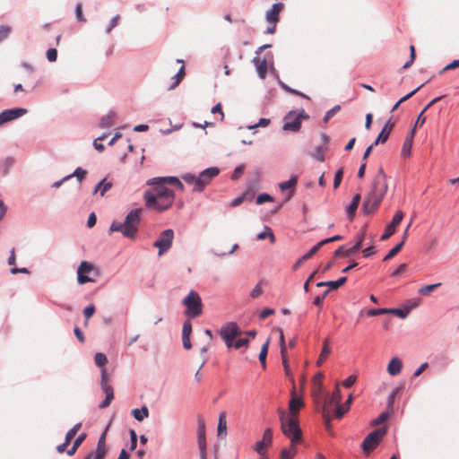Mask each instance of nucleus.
<instances>
[{
  "instance_id": "obj_22",
  "label": "nucleus",
  "mask_w": 459,
  "mask_h": 459,
  "mask_svg": "<svg viewBox=\"0 0 459 459\" xmlns=\"http://www.w3.org/2000/svg\"><path fill=\"white\" fill-rule=\"evenodd\" d=\"M179 178L178 177L174 176H169V177H156L152 178L147 180V185H155L157 183H168L173 186H177L178 183H179Z\"/></svg>"
},
{
  "instance_id": "obj_17",
  "label": "nucleus",
  "mask_w": 459,
  "mask_h": 459,
  "mask_svg": "<svg viewBox=\"0 0 459 459\" xmlns=\"http://www.w3.org/2000/svg\"><path fill=\"white\" fill-rule=\"evenodd\" d=\"M394 126V123L392 122L391 119L387 120L385 126H383L381 132L378 134L377 137L374 141V144L385 143Z\"/></svg>"
},
{
  "instance_id": "obj_47",
  "label": "nucleus",
  "mask_w": 459,
  "mask_h": 459,
  "mask_svg": "<svg viewBox=\"0 0 459 459\" xmlns=\"http://www.w3.org/2000/svg\"><path fill=\"white\" fill-rule=\"evenodd\" d=\"M421 299L420 298H414L406 300L405 304L403 305L409 312H411L413 308H416L420 306Z\"/></svg>"
},
{
  "instance_id": "obj_40",
  "label": "nucleus",
  "mask_w": 459,
  "mask_h": 459,
  "mask_svg": "<svg viewBox=\"0 0 459 459\" xmlns=\"http://www.w3.org/2000/svg\"><path fill=\"white\" fill-rule=\"evenodd\" d=\"M294 446L295 445H291V446L290 448H283L281 451V458L280 459H292L297 452Z\"/></svg>"
},
{
  "instance_id": "obj_35",
  "label": "nucleus",
  "mask_w": 459,
  "mask_h": 459,
  "mask_svg": "<svg viewBox=\"0 0 459 459\" xmlns=\"http://www.w3.org/2000/svg\"><path fill=\"white\" fill-rule=\"evenodd\" d=\"M326 151V147L324 145H318L315 147L314 152L311 154L313 158L317 160L318 161L323 162L325 160V152Z\"/></svg>"
},
{
  "instance_id": "obj_19",
  "label": "nucleus",
  "mask_w": 459,
  "mask_h": 459,
  "mask_svg": "<svg viewBox=\"0 0 459 459\" xmlns=\"http://www.w3.org/2000/svg\"><path fill=\"white\" fill-rule=\"evenodd\" d=\"M414 134H415V127H413L409 132V134H407V136L404 140V143H403V145L402 148V152H401V154L403 157H409L411 154V148H412V144H413Z\"/></svg>"
},
{
  "instance_id": "obj_10",
  "label": "nucleus",
  "mask_w": 459,
  "mask_h": 459,
  "mask_svg": "<svg viewBox=\"0 0 459 459\" xmlns=\"http://www.w3.org/2000/svg\"><path fill=\"white\" fill-rule=\"evenodd\" d=\"M174 231L171 229L163 230L153 246L159 249V255L167 252L172 247Z\"/></svg>"
},
{
  "instance_id": "obj_16",
  "label": "nucleus",
  "mask_w": 459,
  "mask_h": 459,
  "mask_svg": "<svg viewBox=\"0 0 459 459\" xmlns=\"http://www.w3.org/2000/svg\"><path fill=\"white\" fill-rule=\"evenodd\" d=\"M284 8L282 3H275L272 5L271 9L265 13L266 21L271 24H276L279 22V13Z\"/></svg>"
},
{
  "instance_id": "obj_58",
  "label": "nucleus",
  "mask_w": 459,
  "mask_h": 459,
  "mask_svg": "<svg viewBox=\"0 0 459 459\" xmlns=\"http://www.w3.org/2000/svg\"><path fill=\"white\" fill-rule=\"evenodd\" d=\"M11 30H12L11 27H9L7 25L0 26V42L3 41L4 39H5L9 36Z\"/></svg>"
},
{
  "instance_id": "obj_39",
  "label": "nucleus",
  "mask_w": 459,
  "mask_h": 459,
  "mask_svg": "<svg viewBox=\"0 0 459 459\" xmlns=\"http://www.w3.org/2000/svg\"><path fill=\"white\" fill-rule=\"evenodd\" d=\"M87 174V171L81 168V167H78L74 169V171L69 175H67L69 177V179H71L72 178L75 177L76 179L78 180L79 183H81L83 178H85Z\"/></svg>"
},
{
  "instance_id": "obj_30",
  "label": "nucleus",
  "mask_w": 459,
  "mask_h": 459,
  "mask_svg": "<svg viewBox=\"0 0 459 459\" xmlns=\"http://www.w3.org/2000/svg\"><path fill=\"white\" fill-rule=\"evenodd\" d=\"M226 435H227L226 413L221 412L219 415V420H218V436L225 437Z\"/></svg>"
},
{
  "instance_id": "obj_53",
  "label": "nucleus",
  "mask_w": 459,
  "mask_h": 459,
  "mask_svg": "<svg viewBox=\"0 0 459 459\" xmlns=\"http://www.w3.org/2000/svg\"><path fill=\"white\" fill-rule=\"evenodd\" d=\"M105 439H106V433L104 432V433L101 434V436L99 438V441H98V444H97V448H96L97 452H100V453H102V454L106 453Z\"/></svg>"
},
{
  "instance_id": "obj_24",
  "label": "nucleus",
  "mask_w": 459,
  "mask_h": 459,
  "mask_svg": "<svg viewBox=\"0 0 459 459\" xmlns=\"http://www.w3.org/2000/svg\"><path fill=\"white\" fill-rule=\"evenodd\" d=\"M117 114L110 110L107 115L103 116L99 123L100 128H109L111 127L116 119Z\"/></svg>"
},
{
  "instance_id": "obj_12",
  "label": "nucleus",
  "mask_w": 459,
  "mask_h": 459,
  "mask_svg": "<svg viewBox=\"0 0 459 459\" xmlns=\"http://www.w3.org/2000/svg\"><path fill=\"white\" fill-rule=\"evenodd\" d=\"M28 110L24 108H13L10 109H4L0 113V126L13 121L16 118L22 117L27 114Z\"/></svg>"
},
{
  "instance_id": "obj_11",
  "label": "nucleus",
  "mask_w": 459,
  "mask_h": 459,
  "mask_svg": "<svg viewBox=\"0 0 459 459\" xmlns=\"http://www.w3.org/2000/svg\"><path fill=\"white\" fill-rule=\"evenodd\" d=\"M342 400L341 391L339 385H336L333 392L331 394H326L323 405V416L327 420L330 413V408L333 405L339 403Z\"/></svg>"
},
{
  "instance_id": "obj_38",
  "label": "nucleus",
  "mask_w": 459,
  "mask_h": 459,
  "mask_svg": "<svg viewBox=\"0 0 459 459\" xmlns=\"http://www.w3.org/2000/svg\"><path fill=\"white\" fill-rule=\"evenodd\" d=\"M439 286H441V282L425 285V286H422L421 288H420L418 290V292L420 295L427 296V295H429L431 291H433L434 290H436Z\"/></svg>"
},
{
  "instance_id": "obj_57",
  "label": "nucleus",
  "mask_w": 459,
  "mask_h": 459,
  "mask_svg": "<svg viewBox=\"0 0 459 459\" xmlns=\"http://www.w3.org/2000/svg\"><path fill=\"white\" fill-rule=\"evenodd\" d=\"M192 333V324L189 320L183 323L182 336H190Z\"/></svg>"
},
{
  "instance_id": "obj_26",
  "label": "nucleus",
  "mask_w": 459,
  "mask_h": 459,
  "mask_svg": "<svg viewBox=\"0 0 459 459\" xmlns=\"http://www.w3.org/2000/svg\"><path fill=\"white\" fill-rule=\"evenodd\" d=\"M364 240V234H360L358 236L356 241L349 247L345 250L344 252V255L345 256H350L353 254H355L356 252H358L360 247H361V244Z\"/></svg>"
},
{
  "instance_id": "obj_31",
  "label": "nucleus",
  "mask_w": 459,
  "mask_h": 459,
  "mask_svg": "<svg viewBox=\"0 0 459 459\" xmlns=\"http://www.w3.org/2000/svg\"><path fill=\"white\" fill-rule=\"evenodd\" d=\"M85 438H86L85 433L80 434L74 441L73 446L66 451L67 455L70 456L74 455L75 454L76 450L78 449V447L81 446V444L82 443V441Z\"/></svg>"
},
{
  "instance_id": "obj_7",
  "label": "nucleus",
  "mask_w": 459,
  "mask_h": 459,
  "mask_svg": "<svg viewBox=\"0 0 459 459\" xmlns=\"http://www.w3.org/2000/svg\"><path fill=\"white\" fill-rule=\"evenodd\" d=\"M308 118L309 116L304 109H301L298 114L291 110L284 117L285 122L282 129L284 131L299 132L301 127V121Z\"/></svg>"
},
{
  "instance_id": "obj_36",
  "label": "nucleus",
  "mask_w": 459,
  "mask_h": 459,
  "mask_svg": "<svg viewBox=\"0 0 459 459\" xmlns=\"http://www.w3.org/2000/svg\"><path fill=\"white\" fill-rule=\"evenodd\" d=\"M298 183V177L291 176L290 178L287 181L281 182L279 184V187L281 191H285L287 189L294 187Z\"/></svg>"
},
{
  "instance_id": "obj_48",
  "label": "nucleus",
  "mask_w": 459,
  "mask_h": 459,
  "mask_svg": "<svg viewBox=\"0 0 459 459\" xmlns=\"http://www.w3.org/2000/svg\"><path fill=\"white\" fill-rule=\"evenodd\" d=\"M182 179L189 185H194V187H197V177L191 174V173H186L182 175Z\"/></svg>"
},
{
  "instance_id": "obj_52",
  "label": "nucleus",
  "mask_w": 459,
  "mask_h": 459,
  "mask_svg": "<svg viewBox=\"0 0 459 459\" xmlns=\"http://www.w3.org/2000/svg\"><path fill=\"white\" fill-rule=\"evenodd\" d=\"M389 314V308H370L368 310V316Z\"/></svg>"
},
{
  "instance_id": "obj_2",
  "label": "nucleus",
  "mask_w": 459,
  "mask_h": 459,
  "mask_svg": "<svg viewBox=\"0 0 459 459\" xmlns=\"http://www.w3.org/2000/svg\"><path fill=\"white\" fill-rule=\"evenodd\" d=\"M152 189L146 190L143 194L145 204L148 208L158 212H164L169 209L174 202V192L164 186V183L151 185Z\"/></svg>"
},
{
  "instance_id": "obj_44",
  "label": "nucleus",
  "mask_w": 459,
  "mask_h": 459,
  "mask_svg": "<svg viewBox=\"0 0 459 459\" xmlns=\"http://www.w3.org/2000/svg\"><path fill=\"white\" fill-rule=\"evenodd\" d=\"M184 76H185V67H184V65H182L180 67V69L178 70V72L173 76V79L175 81L172 83V85L169 87V89H174L175 87H177L178 85V83L180 82V81L184 78Z\"/></svg>"
},
{
  "instance_id": "obj_45",
  "label": "nucleus",
  "mask_w": 459,
  "mask_h": 459,
  "mask_svg": "<svg viewBox=\"0 0 459 459\" xmlns=\"http://www.w3.org/2000/svg\"><path fill=\"white\" fill-rule=\"evenodd\" d=\"M95 364L101 368L104 367L108 363L107 356L102 352H97L94 356Z\"/></svg>"
},
{
  "instance_id": "obj_1",
  "label": "nucleus",
  "mask_w": 459,
  "mask_h": 459,
  "mask_svg": "<svg viewBox=\"0 0 459 459\" xmlns=\"http://www.w3.org/2000/svg\"><path fill=\"white\" fill-rule=\"evenodd\" d=\"M386 179L387 176L383 168H379L372 182L371 189L365 196L362 204V212L364 214H372L380 205L388 189Z\"/></svg>"
},
{
  "instance_id": "obj_59",
  "label": "nucleus",
  "mask_w": 459,
  "mask_h": 459,
  "mask_svg": "<svg viewBox=\"0 0 459 459\" xmlns=\"http://www.w3.org/2000/svg\"><path fill=\"white\" fill-rule=\"evenodd\" d=\"M75 16L78 22H85L86 19L82 15V6L81 3H78L75 6Z\"/></svg>"
},
{
  "instance_id": "obj_3",
  "label": "nucleus",
  "mask_w": 459,
  "mask_h": 459,
  "mask_svg": "<svg viewBox=\"0 0 459 459\" xmlns=\"http://www.w3.org/2000/svg\"><path fill=\"white\" fill-rule=\"evenodd\" d=\"M142 212V208L133 209L126 214L124 222L113 221L109 231H119L126 238H134L141 221Z\"/></svg>"
},
{
  "instance_id": "obj_41",
  "label": "nucleus",
  "mask_w": 459,
  "mask_h": 459,
  "mask_svg": "<svg viewBox=\"0 0 459 459\" xmlns=\"http://www.w3.org/2000/svg\"><path fill=\"white\" fill-rule=\"evenodd\" d=\"M322 247H324V244L321 240L317 244H316L309 251L303 255L301 256V260L310 259Z\"/></svg>"
},
{
  "instance_id": "obj_18",
  "label": "nucleus",
  "mask_w": 459,
  "mask_h": 459,
  "mask_svg": "<svg viewBox=\"0 0 459 459\" xmlns=\"http://www.w3.org/2000/svg\"><path fill=\"white\" fill-rule=\"evenodd\" d=\"M304 406V403L301 398L296 395L295 389L292 390V397L289 402V410L293 417H297L299 411Z\"/></svg>"
},
{
  "instance_id": "obj_49",
  "label": "nucleus",
  "mask_w": 459,
  "mask_h": 459,
  "mask_svg": "<svg viewBox=\"0 0 459 459\" xmlns=\"http://www.w3.org/2000/svg\"><path fill=\"white\" fill-rule=\"evenodd\" d=\"M349 410V406L342 405L340 403L335 404V417L341 419Z\"/></svg>"
},
{
  "instance_id": "obj_25",
  "label": "nucleus",
  "mask_w": 459,
  "mask_h": 459,
  "mask_svg": "<svg viewBox=\"0 0 459 459\" xmlns=\"http://www.w3.org/2000/svg\"><path fill=\"white\" fill-rule=\"evenodd\" d=\"M112 186L113 185L111 182H107L106 178H103L95 186L93 189V194L95 195L97 193H100V196H104L106 192L112 188Z\"/></svg>"
},
{
  "instance_id": "obj_14",
  "label": "nucleus",
  "mask_w": 459,
  "mask_h": 459,
  "mask_svg": "<svg viewBox=\"0 0 459 459\" xmlns=\"http://www.w3.org/2000/svg\"><path fill=\"white\" fill-rule=\"evenodd\" d=\"M403 212L402 211H397L393 217L391 222L386 225L384 233L382 234L380 239L387 240L395 231V227L403 221Z\"/></svg>"
},
{
  "instance_id": "obj_15",
  "label": "nucleus",
  "mask_w": 459,
  "mask_h": 459,
  "mask_svg": "<svg viewBox=\"0 0 459 459\" xmlns=\"http://www.w3.org/2000/svg\"><path fill=\"white\" fill-rule=\"evenodd\" d=\"M273 440V431L271 429H266L264 432L262 440H259L255 445V451L260 455H264L266 453L265 446H270Z\"/></svg>"
},
{
  "instance_id": "obj_20",
  "label": "nucleus",
  "mask_w": 459,
  "mask_h": 459,
  "mask_svg": "<svg viewBox=\"0 0 459 459\" xmlns=\"http://www.w3.org/2000/svg\"><path fill=\"white\" fill-rule=\"evenodd\" d=\"M252 63L255 65V66L256 68V72H257L258 76L261 79H264L265 75H266V73H267V69H268L266 58L264 57L263 59H260V58L255 56L252 59Z\"/></svg>"
},
{
  "instance_id": "obj_9",
  "label": "nucleus",
  "mask_w": 459,
  "mask_h": 459,
  "mask_svg": "<svg viewBox=\"0 0 459 459\" xmlns=\"http://www.w3.org/2000/svg\"><path fill=\"white\" fill-rule=\"evenodd\" d=\"M220 173L217 167H210L204 169L197 176V187H194V192H203L204 187L211 182V180Z\"/></svg>"
},
{
  "instance_id": "obj_32",
  "label": "nucleus",
  "mask_w": 459,
  "mask_h": 459,
  "mask_svg": "<svg viewBox=\"0 0 459 459\" xmlns=\"http://www.w3.org/2000/svg\"><path fill=\"white\" fill-rule=\"evenodd\" d=\"M270 340L267 339L266 342L262 345L258 359L264 368L266 367V356L268 353Z\"/></svg>"
},
{
  "instance_id": "obj_50",
  "label": "nucleus",
  "mask_w": 459,
  "mask_h": 459,
  "mask_svg": "<svg viewBox=\"0 0 459 459\" xmlns=\"http://www.w3.org/2000/svg\"><path fill=\"white\" fill-rule=\"evenodd\" d=\"M341 109V106L340 105H335L334 107H333L331 109H329L323 120L325 123L328 122L339 110Z\"/></svg>"
},
{
  "instance_id": "obj_6",
  "label": "nucleus",
  "mask_w": 459,
  "mask_h": 459,
  "mask_svg": "<svg viewBox=\"0 0 459 459\" xmlns=\"http://www.w3.org/2000/svg\"><path fill=\"white\" fill-rule=\"evenodd\" d=\"M183 304L186 307L185 310L186 316L195 318L202 314V299L196 291L191 290L183 299Z\"/></svg>"
},
{
  "instance_id": "obj_42",
  "label": "nucleus",
  "mask_w": 459,
  "mask_h": 459,
  "mask_svg": "<svg viewBox=\"0 0 459 459\" xmlns=\"http://www.w3.org/2000/svg\"><path fill=\"white\" fill-rule=\"evenodd\" d=\"M81 427H82V423H76L72 429H70L66 432L65 438L66 440V444H70L71 440L74 438V437L79 431Z\"/></svg>"
},
{
  "instance_id": "obj_55",
  "label": "nucleus",
  "mask_w": 459,
  "mask_h": 459,
  "mask_svg": "<svg viewBox=\"0 0 459 459\" xmlns=\"http://www.w3.org/2000/svg\"><path fill=\"white\" fill-rule=\"evenodd\" d=\"M269 123H270V119L263 117V118H260L256 124L247 126V128L248 130H253L259 126H266L267 125H269Z\"/></svg>"
},
{
  "instance_id": "obj_28",
  "label": "nucleus",
  "mask_w": 459,
  "mask_h": 459,
  "mask_svg": "<svg viewBox=\"0 0 459 459\" xmlns=\"http://www.w3.org/2000/svg\"><path fill=\"white\" fill-rule=\"evenodd\" d=\"M132 414L136 420L143 421L144 419L148 418L149 409L146 405H143L141 408L134 409Z\"/></svg>"
},
{
  "instance_id": "obj_64",
  "label": "nucleus",
  "mask_w": 459,
  "mask_h": 459,
  "mask_svg": "<svg viewBox=\"0 0 459 459\" xmlns=\"http://www.w3.org/2000/svg\"><path fill=\"white\" fill-rule=\"evenodd\" d=\"M105 454L91 451L84 459H104Z\"/></svg>"
},
{
  "instance_id": "obj_13",
  "label": "nucleus",
  "mask_w": 459,
  "mask_h": 459,
  "mask_svg": "<svg viewBox=\"0 0 459 459\" xmlns=\"http://www.w3.org/2000/svg\"><path fill=\"white\" fill-rule=\"evenodd\" d=\"M221 339H235L238 336L242 334V331L235 322H228L224 324L220 332H219Z\"/></svg>"
},
{
  "instance_id": "obj_46",
  "label": "nucleus",
  "mask_w": 459,
  "mask_h": 459,
  "mask_svg": "<svg viewBox=\"0 0 459 459\" xmlns=\"http://www.w3.org/2000/svg\"><path fill=\"white\" fill-rule=\"evenodd\" d=\"M404 245V241H401L400 243H398L396 246H394L388 253L387 255L384 257V261H387L389 259H391L393 256H394L401 249L402 247H403Z\"/></svg>"
},
{
  "instance_id": "obj_61",
  "label": "nucleus",
  "mask_w": 459,
  "mask_h": 459,
  "mask_svg": "<svg viewBox=\"0 0 459 459\" xmlns=\"http://www.w3.org/2000/svg\"><path fill=\"white\" fill-rule=\"evenodd\" d=\"M389 417V413L386 411L381 412L373 421L372 425H379L385 421Z\"/></svg>"
},
{
  "instance_id": "obj_23",
  "label": "nucleus",
  "mask_w": 459,
  "mask_h": 459,
  "mask_svg": "<svg viewBox=\"0 0 459 459\" xmlns=\"http://www.w3.org/2000/svg\"><path fill=\"white\" fill-rule=\"evenodd\" d=\"M403 368V362L400 359L397 357L393 358L387 366V372L390 376H396L398 375Z\"/></svg>"
},
{
  "instance_id": "obj_51",
  "label": "nucleus",
  "mask_w": 459,
  "mask_h": 459,
  "mask_svg": "<svg viewBox=\"0 0 459 459\" xmlns=\"http://www.w3.org/2000/svg\"><path fill=\"white\" fill-rule=\"evenodd\" d=\"M342 176H343V169L340 168L339 169H337L335 171V174H334V178H333V187L334 188H337L340 186L342 179Z\"/></svg>"
},
{
  "instance_id": "obj_63",
  "label": "nucleus",
  "mask_w": 459,
  "mask_h": 459,
  "mask_svg": "<svg viewBox=\"0 0 459 459\" xmlns=\"http://www.w3.org/2000/svg\"><path fill=\"white\" fill-rule=\"evenodd\" d=\"M102 391L105 393L107 398L114 399L113 387L109 384H105L101 386Z\"/></svg>"
},
{
  "instance_id": "obj_29",
  "label": "nucleus",
  "mask_w": 459,
  "mask_h": 459,
  "mask_svg": "<svg viewBox=\"0 0 459 459\" xmlns=\"http://www.w3.org/2000/svg\"><path fill=\"white\" fill-rule=\"evenodd\" d=\"M443 98V96H439V97H437L435 99H433L424 108L423 110L420 112V114L417 117V120H416V123H415V126L414 127L416 128V126H422L425 121H426V117L424 116V112L429 108L431 107L433 104H435L436 102H437L438 100H440L441 99Z\"/></svg>"
},
{
  "instance_id": "obj_62",
  "label": "nucleus",
  "mask_w": 459,
  "mask_h": 459,
  "mask_svg": "<svg viewBox=\"0 0 459 459\" xmlns=\"http://www.w3.org/2000/svg\"><path fill=\"white\" fill-rule=\"evenodd\" d=\"M129 435H130V450L134 451L137 446V435L134 429H131L129 431Z\"/></svg>"
},
{
  "instance_id": "obj_8",
  "label": "nucleus",
  "mask_w": 459,
  "mask_h": 459,
  "mask_svg": "<svg viewBox=\"0 0 459 459\" xmlns=\"http://www.w3.org/2000/svg\"><path fill=\"white\" fill-rule=\"evenodd\" d=\"M385 434V428H379L370 432L362 442L361 446L363 451L365 453H369L375 449Z\"/></svg>"
},
{
  "instance_id": "obj_5",
  "label": "nucleus",
  "mask_w": 459,
  "mask_h": 459,
  "mask_svg": "<svg viewBox=\"0 0 459 459\" xmlns=\"http://www.w3.org/2000/svg\"><path fill=\"white\" fill-rule=\"evenodd\" d=\"M100 275V269L88 261H82L78 266L77 281L81 285L96 281Z\"/></svg>"
},
{
  "instance_id": "obj_60",
  "label": "nucleus",
  "mask_w": 459,
  "mask_h": 459,
  "mask_svg": "<svg viewBox=\"0 0 459 459\" xmlns=\"http://www.w3.org/2000/svg\"><path fill=\"white\" fill-rule=\"evenodd\" d=\"M46 56H47V59L49 62H56V59H57V51H56V49L54 48H48L47 50Z\"/></svg>"
},
{
  "instance_id": "obj_33",
  "label": "nucleus",
  "mask_w": 459,
  "mask_h": 459,
  "mask_svg": "<svg viewBox=\"0 0 459 459\" xmlns=\"http://www.w3.org/2000/svg\"><path fill=\"white\" fill-rule=\"evenodd\" d=\"M330 352H331V349L329 346L328 340H325L320 356L317 360L318 366H320L326 359V358L330 354Z\"/></svg>"
},
{
  "instance_id": "obj_56",
  "label": "nucleus",
  "mask_w": 459,
  "mask_h": 459,
  "mask_svg": "<svg viewBox=\"0 0 459 459\" xmlns=\"http://www.w3.org/2000/svg\"><path fill=\"white\" fill-rule=\"evenodd\" d=\"M273 200V198L272 195H270L269 194L264 193V194H260L256 197V204H263L265 202H272Z\"/></svg>"
},
{
  "instance_id": "obj_27",
  "label": "nucleus",
  "mask_w": 459,
  "mask_h": 459,
  "mask_svg": "<svg viewBox=\"0 0 459 459\" xmlns=\"http://www.w3.org/2000/svg\"><path fill=\"white\" fill-rule=\"evenodd\" d=\"M197 442L198 446H206L205 425L202 420H198Z\"/></svg>"
},
{
  "instance_id": "obj_54",
  "label": "nucleus",
  "mask_w": 459,
  "mask_h": 459,
  "mask_svg": "<svg viewBox=\"0 0 459 459\" xmlns=\"http://www.w3.org/2000/svg\"><path fill=\"white\" fill-rule=\"evenodd\" d=\"M244 170H245L244 164H240V165L237 166L231 175V179L232 180L238 179L240 178V176L244 173Z\"/></svg>"
},
{
  "instance_id": "obj_34",
  "label": "nucleus",
  "mask_w": 459,
  "mask_h": 459,
  "mask_svg": "<svg viewBox=\"0 0 459 459\" xmlns=\"http://www.w3.org/2000/svg\"><path fill=\"white\" fill-rule=\"evenodd\" d=\"M256 238L259 240H264L266 238H268L270 239L271 243L275 242V236H274L273 230H271V228H269L268 226H265L264 231L260 232Z\"/></svg>"
},
{
  "instance_id": "obj_37",
  "label": "nucleus",
  "mask_w": 459,
  "mask_h": 459,
  "mask_svg": "<svg viewBox=\"0 0 459 459\" xmlns=\"http://www.w3.org/2000/svg\"><path fill=\"white\" fill-rule=\"evenodd\" d=\"M389 314H393L401 319H405L409 316L410 312L408 309L403 306V307L398 308H389Z\"/></svg>"
},
{
  "instance_id": "obj_43",
  "label": "nucleus",
  "mask_w": 459,
  "mask_h": 459,
  "mask_svg": "<svg viewBox=\"0 0 459 459\" xmlns=\"http://www.w3.org/2000/svg\"><path fill=\"white\" fill-rule=\"evenodd\" d=\"M346 281H347V277H345V276L341 277L336 281H327V286L329 287L328 290H336L339 287H341L342 285H343Z\"/></svg>"
},
{
  "instance_id": "obj_4",
  "label": "nucleus",
  "mask_w": 459,
  "mask_h": 459,
  "mask_svg": "<svg viewBox=\"0 0 459 459\" xmlns=\"http://www.w3.org/2000/svg\"><path fill=\"white\" fill-rule=\"evenodd\" d=\"M279 419L283 434L290 439L291 445H295L301 439V429L299 426L297 417H287L285 411L278 410Z\"/></svg>"
},
{
  "instance_id": "obj_21",
  "label": "nucleus",
  "mask_w": 459,
  "mask_h": 459,
  "mask_svg": "<svg viewBox=\"0 0 459 459\" xmlns=\"http://www.w3.org/2000/svg\"><path fill=\"white\" fill-rule=\"evenodd\" d=\"M361 196L359 194L353 195L351 202L345 207V212L350 220H352L355 216L356 211L359 204Z\"/></svg>"
}]
</instances>
